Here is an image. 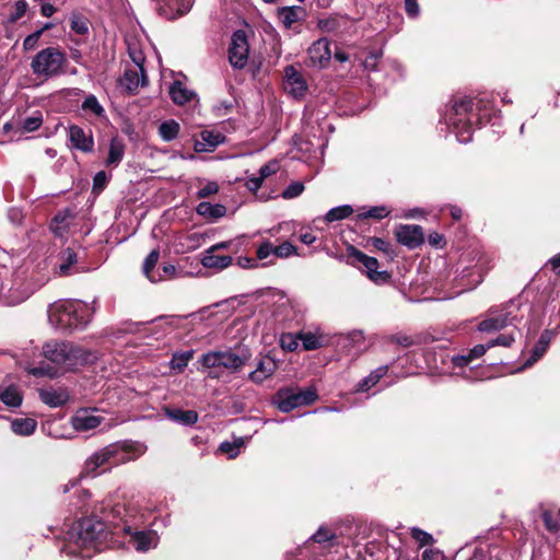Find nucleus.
<instances>
[{"label": "nucleus", "instance_id": "nucleus-26", "mask_svg": "<svg viewBox=\"0 0 560 560\" xmlns=\"http://www.w3.org/2000/svg\"><path fill=\"white\" fill-rule=\"evenodd\" d=\"M276 369L277 362L270 357H265L258 362L257 368L250 372L249 380L257 384L262 383L275 373Z\"/></svg>", "mask_w": 560, "mask_h": 560}, {"label": "nucleus", "instance_id": "nucleus-25", "mask_svg": "<svg viewBox=\"0 0 560 560\" xmlns=\"http://www.w3.org/2000/svg\"><path fill=\"white\" fill-rule=\"evenodd\" d=\"M278 16L285 28H292L296 22L306 18V11L300 5L283 7L278 10Z\"/></svg>", "mask_w": 560, "mask_h": 560}, {"label": "nucleus", "instance_id": "nucleus-6", "mask_svg": "<svg viewBox=\"0 0 560 560\" xmlns=\"http://www.w3.org/2000/svg\"><path fill=\"white\" fill-rule=\"evenodd\" d=\"M66 63V54L60 48L50 46L33 57L31 70L36 77L47 80L63 74Z\"/></svg>", "mask_w": 560, "mask_h": 560}, {"label": "nucleus", "instance_id": "nucleus-33", "mask_svg": "<svg viewBox=\"0 0 560 560\" xmlns=\"http://www.w3.org/2000/svg\"><path fill=\"white\" fill-rule=\"evenodd\" d=\"M250 436H233L232 441H223L219 445V451L228 456V458H235L241 450L248 442Z\"/></svg>", "mask_w": 560, "mask_h": 560}, {"label": "nucleus", "instance_id": "nucleus-31", "mask_svg": "<svg viewBox=\"0 0 560 560\" xmlns=\"http://www.w3.org/2000/svg\"><path fill=\"white\" fill-rule=\"evenodd\" d=\"M159 257L160 252L158 249L151 250L150 254L147 256L142 267L144 276L153 283L163 281V276L161 271L154 270Z\"/></svg>", "mask_w": 560, "mask_h": 560}, {"label": "nucleus", "instance_id": "nucleus-22", "mask_svg": "<svg viewBox=\"0 0 560 560\" xmlns=\"http://www.w3.org/2000/svg\"><path fill=\"white\" fill-rule=\"evenodd\" d=\"M308 55L314 66L323 67L331 57L329 42L326 38H319L308 48Z\"/></svg>", "mask_w": 560, "mask_h": 560}, {"label": "nucleus", "instance_id": "nucleus-19", "mask_svg": "<svg viewBox=\"0 0 560 560\" xmlns=\"http://www.w3.org/2000/svg\"><path fill=\"white\" fill-rule=\"evenodd\" d=\"M148 83V78L144 70L140 69H126L122 77L119 79V85L130 94H135L140 86Z\"/></svg>", "mask_w": 560, "mask_h": 560}, {"label": "nucleus", "instance_id": "nucleus-11", "mask_svg": "<svg viewBox=\"0 0 560 560\" xmlns=\"http://www.w3.org/2000/svg\"><path fill=\"white\" fill-rule=\"evenodd\" d=\"M349 258L353 262H360L365 269V273L370 280L377 284L386 283L390 279V275L386 270H378V260L370 257L353 246L348 248Z\"/></svg>", "mask_w": 560, "mask_h": 560}, {"label": "nucleus", "instance_id": "nucleus-48", "mask_svg": "<svg viewBox=\"0 0 560 560\" xmlns=\"http://www.w3.org/2000/svg\"><path fill=\"white\" fill-rule=\"evenodd\" d=\"M37 422H11V430L14 434L28 436L36 430Z\"/></svg>", "mask_w": 560, "mask_h": 560}, {"label": "nucleus", "instance_id": "nucleus-4", "mask_svg": "<svg viewBox=\"0 0 560 560\" xmlns=\"http://www.w3.org/2000/svg\"><path fill=\"white\" fill-rule=\"evenodd\" d=\"M475 104L471 98L462 97L453 101L452 106L446 110L445 120L453 132L456 135L457 141L460 143H467L472 138V117L478 116V119H482V115L474 114V108H481Z\"/></svg>", "mask_w": 560, "mask_h": 560}, {"label": "nucleus", "instance_id": "nucleus-12", "mask_svg": "<svg viewBox=\"0 0 560 560\" xmlns=\"http://www.w3.org/2000/svg\"><path fill=\"white\" fill-rule=\"evenodd\" d=\"M68 147L83 153H90L94 149V139L91 129H83L78 125H70L67 128Z\"/></svg>", "mask_w": 560, "mask_h": 560}, {"label": "nucleus", "instance_id": "nucleus-7", "mask_svg": "<svg viewBox=\"0 0 560 560\" xmlns=\"http://www.w3.org/2000/svg\"><path fill=\"white\" fill-rule=\"evenodd\" d=\"M48 278L43 276L40 279L25 280L21 275H15L13 279L1 282L0 299L7 305H16L25 301L36 290L42 288Z\"/></svg>", "mask_w": 560, "mask_h": 560}, {"label": "nucleus", "instance_id": "nucleus-23", "mask_svg": "<svg viewBox=\"0 0 560 560\" xmlns=\"http://www.w3.org/2000/svg\"><path fill=\"white\" fill-rule=\"evenodd\" d=\"M38 395L44 404L52 408L60 407L69 400V394L65 388H43Z\"/></svg>", "mask_w": 560, "mask_h": 560}, {"label": "nucleus", "instance_id": "nucleus-55", "mask_svg": "<svg viewBox=\"0 0 560 560\" xmlns=\"http://www.w3.org/2000/svg\"><path fill=\"white\" fill-rule=\"evenodd\" d=\"M411 537L419 542L421 547L430 545L433 541L430 534L416 527L411 528Z\"/></svg>", "mask_w": 560, "mask_h": 560}, {"label": "nucleus", "instance_id": "nucleus-21", "mask_svg": "<svg viewBox=\"0 0 560 560\" xmlns=\"http://www.w3.org/2000/svg\"><path fill=\"white\" fill-rule=\"evenodd\" d=\"M78 261L77 253L68 247L61 250L58 255V261L55 267V273L60 277H66L74 272L73 267Z\"/></svg>", "mask_w": 560, "mask_h": 560}, {"label": "nucleus", "instance_id": "nucleus-42", "mask_svg": "<svg viewBox=\"0 0 560 560\" xmlns=\"http://www.w3.org/2000/svg\"><path fill=\"white\" fill-rule=\"evenodd\" d=\"M71 420H104L103 411L96 407H83L77 411Z\"/></svg>", "mask_w": 560, "mask_h": 560}, {"label": "nucleus", "instance_id": "nucleus-10", "mask_svg": "<svg viewBox=\"0 0 560 560\" xmlns=\"http://www.w3.org/2000/svg\"><path fill=\"white\" fill-rule=\"evenodd\" d=\"M100 422H42V432L52 439H73L95 429Z\"/></svg>", "mask_w": 560, "mask_h": 560}, {"label": "nucleus", "instance_id": "nucleus-45", "mask_svg": "<svg viewBox=\"0 0 560 560\" xmlns=\"http://www.w3.org/2000/svg\"><path fill=\"white\" fill-rule=\"evenodd\" d=\"M81 108L84 112L91 113L97 117L103 116L105 113L104 107L100 104L96 96L93 94H90L84 98Z\"/></svg>", "mask_w": 560, "mask_h": 560}, {"label": "nucleus", "instance_id": "nucleus-35", "mask_svg": "<svg viewBox=\"0 0 560 560\" xmlns=\"http://www.w3.org/2000/svg\"><path fill=\"white\" fill-rule=\"evenodd\" d=\"M196 211L203 218L218 220L225 215L226 208L221 203L212 205L210 202L202 201L197 206Z\"/></svg>", "mask_w": 560, "mask_h": 560}, {"label": "nucleus", "instance_id": "nucleus-15", "mask_svg": "<svg viewBox=\"0 0 560 560\" xmlns=\"http://www.w3.org/2000/svg\"><path fill=\"white\" fill-rule=\"evenodd\" d=\"M395 236L401 245L415 249L424 242L423 230L417 224H400L395 230Z\"/></svg>", "mask_w": 560, "mask_h": 560}, {"label": "nucleus", "instance_id": "nucleus-61", "mask_svg": "<svg viewBox=\"0 0 560 560\" xmlns=\"http://www.w3.org/2000/svg\"><path fill=\"white\" fill-rule=\"evenodd\" d=\"M271 254L275 255V246L270 242H264L257 248V258L264 260Z\"/></svg>", "mask_w": 560, "mask_h": 560}, {"label": "nucleus", "instance_id": "nucleus-32", "mask_svg": "<svg viewBox=\"0 0 560 560\" xmlns=\"http://www.w3.org/2000/svg\"><path fill=\"white\" fill-rule=\"evenodd\" d=\"M536 513H539L542 518L544 525L550 533H557L560 529V514L555 515L552 510L546 504L540 503L535 509Z\"/></svg>", "mask_w": 560, "mask_h": 560}, {"label": "nucleus", "instance_id": "nucleus-3", "mask_svg": "<svg viewBox=\"0 0 560 560\" xmlns=\"http://www.w3.org/2000/svg\"><path fill=\"white\" fill-rule=\"evenodd\" d=\"M48 320L62 332L80 330L86 327L91 312L86 303L75 300H59L49 305Z\"/></svg>", "mask_w": 560, "mask_h": 560}, {"label": "nucleus", "instance_id": "nucleus-50", "mask_svg": "<svg viewBox=\"0 0 560 560\" xmlns=\"http://www.w3.org/2000/svg\"><path fill=\"white\" fill-rule=\"evenodd\" d=\"M311 538L315 542L323 544L334 541L337 538V535L332 529L322 526L315 534L312 535Z\"/></svg>", "mask_w": 560, "mask_h": 560}, {"label": "nucleus", "instance_id": "nucleus-37", "mask_svg": "<svg viewBox=\"0 0 560 560\" xmlns=\"http://www.w3.org/2000/svg\"><path fill=\"white\" fill-rule=\"evenodd\" d=\"M179 129V124L176 120L168 119L160 125L159 135L164 141L170 142L177 138Z\"/></svg>", "mask_w": 560, "mask_h": 560}, {"label": "nucleus", "instance_id": "nucleus-20", "mask_svg": "<svg viewBox=\"0 0 560 560\" xmlns=\"http://www.w3.org/2000/svg\"><path fill=\"white\" fill-rule=\"evenodd\" d=\"M341 345L350 355H358L365 351V337L362 330H352L341 337Z\"/></svg>", "mask_w": 560, "mask_h": 560}, {"label": "nucleus", "instance_id": "nucleus-18", "mask_svg": "<svg viewBox=\"0 0 560 560\" xmlns=\"http://www.w3.org/2000/svg\"><path fill=\"white\" fill-rule=\"evenodd\" d=\"M156 3L158 11L166 19H176L187 13L192 4V0H153Z\"/></svg>", "mask_w": 560, "mask_h": 560}, {"label": "nucleus", "instance_id": "nucleus-58", "mask_svg": "<svg viewBox=\"0 0 560 560\" xmlns=\"http://www.w3.org/2000/svg\"><path fill=\"white\" fill-rule=\"evenodd\" d=\"M515 338L512 334H504V335H500L499 337L490 340L488 342V347H495V346H502V347H511L512 343L514 342Z\"/></svg>", "mask_w": 560, "mask_h": 560}, {"label": "nucleus", "instance_id": "nucleus-57", "mask_svg": "<svg viewBox=\"0 0 560 560\" xmlns=\"http://www.w3.org/2000/svg\"><path fill=\"white\" fill-rule=\"evenodd\" d=\"M298 335L294 336L292 334H283L280 338V343L282 349L287 351H294L298 348Z\"/></svg>", "mask_w": 560, "mask_h": 560}, {"label": "nucleus", "instance_id": "nucleus-56", "mask_svg": "<svg viewBox=\"0 0 560 560\" xmlns=\"http://www.w3.org/2000/svg\"><path fill=\"white\" fill-rule=\"evenodd\" d=\"M40 37H42V31H35L34 33L27 35L23 40V50L24 51L34 50L37 47Z\"/></svg>", "mask_w": 560, "mask_h": 560}, {"label": "nucleus", "instance_id": "nucleus-34", "mask_svg": "<svg viewBox=\"0 0 560 560\" xmlns=\"http://www.w3.org/2000/svg\"><path fill=\"white\" fill-rule=\"evenodd\" d=\"M170 95L175 104L184 105L194 98L195 93L180 81H174L170 88Z\"/></svg>", "mask_w": 560, "mask_h": 560}, {"label": "nucleus", "instance_id": "nucleus-63", "mask_svg": "<svg viewBox=\"0 0 560 560\" xmlns=\"http://www.w3.org/2000/svg\"><path fill=\"white\" fill-rule=\"evenodd\" d=\"M108 182V176L104 171L97 172L93 178V190L101 191Z\"/></svg>", "mask_w": 560, "mask_h": 560}, {"label": "nucleus", "instance_id": "nucleus-38", "mask_svg": "<svg viewBox=\"0 0 560 560\" xmlns=\"http://www.w3.org/2000/svg\"><path fill=\"white\" fill-rule=\"evenodd\" d=\"M194 350L175 352L170 362L171 369L176 372H183L188 365L189 361L194 358Z\"/></svg>", "mask_w": 560, "mask_h": 560}, {"label": "nucleus", "instance_id": "nucleus-62", "mask_svg": "<svg viewBox=\"0 0 560 560\" xmlns=\"http://www.w3.org/2000/svg\"><path fill=\"white\" fill-rule=\"evenodd\" d=\"M405 11L410 19H416L420 14V8L417 0H405Z\"/></svg>", "mask_w": 560, "mask_h": 560}, {"label": "nucleus", "instance_id": "nucleus-36", "mask_svg": "<svg viewBox=\"0 0 560 560\" xmlns=\"http://www.w3.org/2000/svg\"><path fill=\"white\" fill-rule=\"evenodd\" d=\"M124 153H125L124 143L120 140H118L117 138L112 139L110 144H109L108 156L106 160V165H108V166L118 165L124 158Z\"/></svg>", "mask_w": 560, "mask_h": 560}, {"label": "nucleus", "instance_id": "nucleus-27", "mask_svg": "<svg viewBox=\"0 0 560 560\" xmlns=\"http://www.w3.org/2000/svg\"><path fill=\"white\" fill-rule=\"evenodd\" d=\"M388 372V365H381L373 370L368 376L362 378L354 386L355 393H366L374 387L381 378H383Z\"/></svg>", "mask_w": 560, "mask_h": 560}, {"label": "nucleus", "instance_id": "nucleus-49", "mask_svg": "<svg viewBox=\"0 0 560 560\" xmlns=\"http://www.w3.org/2000/svg\"><path fill=\"white\" fill-rule=\"evenodd\" d=\"M128 54L132 62L135 63L136 69L144 70L143 65L145 61V57L142 50L136 44L128 45Z\"/></svg>", "mask_w": 560, "mask_h": 560}, {"label": "nucleus", "instance_id": "nucleus-47", "mask_svg": "<svg viewBox=\"0 0 560 560\" xmlns=\"http://www.w3.org/2000/svg\"><path fill=\"white\" fill-rule=\"evenodd\" d=\"M70 27L74 33L79 35H85L89 32V21L86 18L80 14H72Z\"/></svg>", "mask_w": 560, "mask_h": 560}, {"label": "nucleus", "instance_id": "nucleus-40", "mask_svg": "<svg viewBox=\"0 0 560 560\" xmlns=\"http://www.w3.org/2000/svg\"><path fill=\"white\" fill-rule=\"evenodd\" d=\"M347 20L342 16H334L318 21V27L327 33H337L345 25Z\"/></svg>", "mask_w": 560, "mask_h": 560}, {"label": "nucleus", "instance_id": "nucleus-2", "mask_svg": "<svg viewBox=\"0 0 560 560\" xmlns=\"http://www.w3.org/2000/svg\"><path fill=\"white\" fill-rule=\"evenodd\" d=\"M145 447L139 442L113 443L90 456L83 468L85 475H97L107 471L114 466L139 458Z\"/></svg>", "mask_w": 560, "mask_h": 560}, {"label": "nucleus", "instance_id": "nucleus-52", "mask_svg": "<svg viewBox=\"0 0 560 560\" xmlns=\"http://www.w3.org/2000/svg\"><path fill=\"white\" fill-rule=\"evenodd\" d=\"M296 254V247L290 242H283L282 244L275 246V256L279 258H288Z\"/></svg>", "mask_w": 560, "mask_h": 560}, {"label": "nucleus", "instance_id": "nucleus-44", "mask_svg": "<svg viewBox=\"0 0 560 560\" xmlns=\"http://www.w3.org/2000/svg\"><path fill=\"white\" fill-rule=\"evenodd\" d=\"M389 341L402 348H409L411 346L420 345L422 342V337L420 335L409 336L404 334H396L389 337Z\"/></svg>", "mask_w": 560, "mask_h": 560}, {"label": "nucleus", "instance_id": "nucleus-16", "mask_svg": "<svg viewBox=\"0 0 560 560\" xmlns=\"http://www.w3.org/2000/svg\"><path fill=\"white\" fill-rule=\"evenodd\" d=\"M122 532L130 535L129 542L138 551L145 552L158 545L159 537L152 530H132L130 526L124 524L120 528Z\"/></svg>", "mask_w": 560, "mask_h": 560}, {"label": "nucleus", "instance_id": "nucleus-8", "mask_svg": "<svg viewBox=\"0 0 560 560\" xmlns=\"http://www.w3.org/2000/svg\"><path fill=\"white\" fill-rule=\"evenodd\" d=\"M252 358V353L246 347H237L224 351H209L199 359L202 368H224L230 371L241 370Z\"/></svg>", "mask_w": 560, "mask_h": 560}, {"label": "nucleus", "instance_id": "nucleus-60", "mask_svg": "<svg viewBox=\"0 0 560 560\" xmlns=\"http://www.w3.org/2000/svg\"><path fill=\"white\" fill-rule=\"evenodd\" d=\"M278 170H279V164H278V162H277V161H270V162L266 163L265 165H262V166L259 168L258 174H259L264 179H266V178H267V177H269L270 175L276 174Z\"/></svg>", "mask_w": 560, "mask_h": 560}, {"label": "nucleus", "instance_id": "nucleus-64", "mask_svg": "<svg viewBox=\"0 0 560 560\" xmlns=\"http://www.w3.org/2000/svg\"><path fill=\"white\" fill-rule=\"evenodd\" d=\"M264 180L265 179L259 174L257 176L253 175L246 179L245 187L249 191L256 192L261 187Z\"/></svg>", "mask_w": 560, "mask_h": 560}, {"label": "nucleus", "instance_id": "nucleus-39", "mask_svg": "<svg viewBox=\"0 0 560 560\" xmlns=\"http://www.w3.org/2000/svg\"><path fill=\"white\" fill-rule=\"evenodd\" d=\"M0 400L8 407L15 408L21 405L22 396L15 387L11 386L0 394Z\"/></svg>", "mask_w": 560, "mask_h": 560}, {"label": "nucleus", "instance_id": "nucleus-17", "mask_svg": "<svg viewBox=\"0 0 560 560\" xmlns=\"http://www.w3.org/2000/svg\"><path fill=\"white\" fill-rule=\"evenodd\" d=\"M284 90L294 98H301L305 95L307 84L302 74L294 66H287L284 69Z\"/></svg>", "mask_w": 560, "mask_h": 560}, {"label": "nucleus", "instance_id": "nucleus-46", "mask_svg": "<svg viewBox=\"0 0 560 560\" xmlns=\"http://www.w3.org/2000/svg\"><path fill=\"white\" fill-rule=\"evenodd\" d=\"M167 416L171 420L195 421L198 420V413L195 410H182L178 408L167 409Z\"/></svg>", "mask_w": 560, "mask_h": 560}, {"label": "nucleus", "instance_id": "nucleus-9", "mask_svg": "<svg viewBox=\"0 0 560 560\" xmlns=\"http://www.w3.org/2000/svg\"><path fill=\"white\" fill-rule=\"evenodd\" d=\"M317 399L316 390L312 387L285 388L277 393L273 404L282 412H290L295 408L308 406Z\"/></svg>", "mask_w": 560, "mask_h": 560}, {"label": "nucleus", "instance_id": "nucleus-54", "mask_svg": "<svg viewBox=\"0 0 560 560\" xmlns=\"http://www.w3.org/2000/svg\"><path fill=\"white\" fill-rule=\"evenodd\" d=\"M303 190L304 185L301 182H293L282 191V197L284 199H292L299 197Z\"/></svg>", "mask_w": 560, "mask_h": 560}, {"label": "nucleus", "instance_id": "nucleus-14", "mask_svg": "<svg viewBox=\"0 0 560 560\" xmlns=\"http://www.w3.org/2000/svg\"><path fill=\"white\" fill-rule=\"evenodd\" d=\"M248 43L246 34L243 31H236L232 35L229 48V60L234 68L243 69L248 59Z\"/></svg>", "mask_w": 560, "mask_h": 560}, {"label": "nucleus", "instance_id": "nucleus-59", "mask_svg": "<svg viewBox=\"0 0 560 560\" xmlns=\"http://www.w3.org/2000/svg\"><path fill=\"white\" fill-rule=\"evenodd\" d=\"M219 191V185L215 182H207L205 186L199 188L197 191V197L202 199L207 198L211 195H214Z\"/></svg>", "mask_w": 560, "mask_h": 560}, {"label": "nucleus", "instance_id": "nucleus-5", "mask_svg": "<svg viewBox=\"0 0 560 560\" xmlns=\"http://www.w3.org/2000/svg\"><path fill=\"white\" fill-rule=\"evenodd\" d=\"M44 357L52 363L72 369L86 364L95 359L91 351L65 341H48L43 347Z\"/></svg>", "mask_w": 560, "mask_h": 560}, {"label": "nucleus", "instance_id": "nucleus-1", "mask_svg": "<svg viewBox=\"0 0 560 560\" xmlns=\"http://www.w3.org/2000/svg\"><path fill=\"white\" fill-rule=\"evenodd\" d=\"M120 510V506L113 509L104 516L105 521L95 517L80 520L72 526L69 533L70 541L66 545L63 551L69 556H74L78 548L100 550L107 537L105 522L116 525L114 514H119Z\"/></svg>", "mask_w": 560, "mask_h": 560}, {"label": "nucleus", "instance_id": "nucleus-30", "mask_svg": "<svg viewBox=\"0 0 560 560\" xmlns=\"http://www.w3.org/2000/svg\"><path fill=\"white\" fill-rule=\"evenodd\" d=\"M299 340H301L305 350H316L322 348L326 343V338L318 329L315 331L302 330L298 334Z\"/></svg>", "mask_w": 560, "mask_h": 560}, {"label": "nucleus", "instance_id": "nucleus-24", "mask_svg": "<svg viewBox=\"0 0 560 560\" xmlns=\"http://www.w3.org/2000/svg\"><path fill=\"white\" fill-rule=\"evenodd\" d=\"M225 137L221 132L213 130H203L200 133V140L195 143V150L197 152H210L213 151L219 144L224 142Z\"/></svg>", "mask_w": 560, "mask_h": 560}, {"label": "nucleus", "instance_id": "nucleus-29", "mask_svg": "<svg viewBox=\"0 0 560 560\" xmlns=\"http://www.w3.org/2000/svg\"><path fill=\"white\" fill-rule=\"evenodd\" d=\"M552 334L549 330H545L536 345L534 346L532 350L530 357L526 360L524 363V368L532 366L535 362H537L542 355L546 353L547 349L549 348V345L551 342Z\"/></svg>", "mask_w": 560, "mask_h": 560}, {"label": "nucleus", "instance_id": "nucleus-51", "mask_svg": "<svg viewBox=\"0 0 560 560\" xmlns=\"http://www.w3.org/2000/svg\"><path fill=\"white\" fill-rule=\"evenodd\" d=\"M28 4L25 0H18L12 5V11L8 18L10 23L18 22L26 13Z\"/></svg>", "mask_w": 560, "mask_h": 560}, {"label": "nucleus", "instance_id": "nucleus-41", "mask_svg": "<svg viewBox=\"0 0 560 560\" xmlns=\"http://www.w3.org/2000/svg\"><path fill=\"white\" fill-rule=\"evenodd\" d=\"M389 213H390V210L387 207L375 206V207H371L369 210H364L362 208L358 214V218L360 220H365V219H370V218L381 220V219L388 217Z\"/></svg>", "mask_w": 560, "mask_h": 560}, {"label": "nucleus", "instance_id": "nucleus-13", "mask_svg": "<svg viewBox=\"0 0 560 560\" xmlns=\"http://www.w3.org/2000/svg\"><path fill=\"white\" fill-rule=\"evenodd\" d=\"M516 316L512 314L509 307H504L501 311L490 308L489 317L478 324V330L481 332L498 331L509 325H513Z\"/></svg>", "mask_w": 560, "mask_h": 560}, {"label": "nucleus", "instance_id": "nucleus-43", "mask_svg": "<svg viewBox=\"0 0 560 560\" xmlns=\"http://www.w3.org/2000/svg\"><path fill=\"white\" fill-rule=\"evenodd\" d=\"M353 212V209L349 205L338 206L335 208H331L325 215V220L327 222H334L343 220L348 217H350Z\"/></svg>", "mask_w": 560, "mask_h": 560}, {"label": "nucleus", "instance_id": "nucleus-53", "mask_svg": "<svg viewBox=\"0 0 560 560\" xmlns=\"http://www.w3.org/2000/svg\"><path fill=\"white\" fill-rule=\"evenodd\" d=\"M42 124L43 117L39 113H37L33 116L26 117L22 122V127L25 131L32 132L37 130L42 126Z\"/></svg>", "mask_w": 560, "mask_h": 560}, {"label": "nucleus", "instance_id": "nucleus-28", "mask_svg": "<svg viewBox=\"0 0 560 560\" xmlns=\"http://www.w3.org/2000/svg\"><path fill=\"white\" fill-rule=\"evenodd\" d=\"M232 257L229 255H217L214 250L207 249L201 258L205 268L222 270L232 264Z\"/></svg>", "mask_w": 560, "mask_h": 560}]
</instances>
